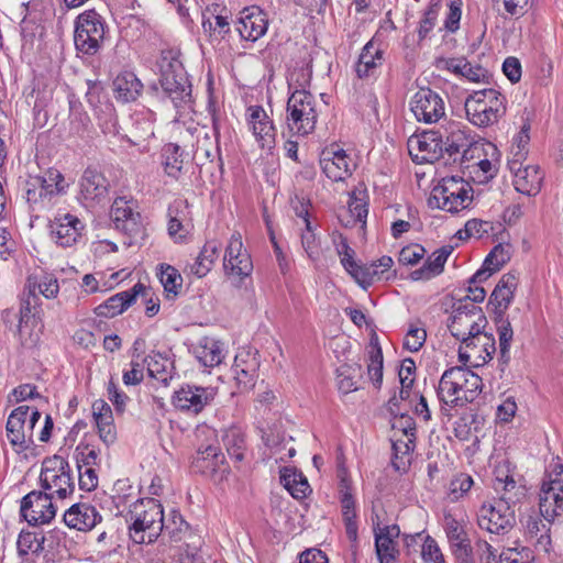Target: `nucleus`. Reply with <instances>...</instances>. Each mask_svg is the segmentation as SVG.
Listing matches in <instances>:
<instances>
[{
    "label": "nucleus",
    "instance_id": "obj_54",
    "mask_svg": "<svg viewBox=\"0 0 563 563\" xmlns=\"http://www.w3.org/2000/svg\"><path fill=\"white\" fill-rule=\"evenodd\" d=\"M188 529L189 525L177 510H170L168 518L166 520L164 519L163 531L168 534L173 541H180Z\"/></svg>",
    "mask_w": 563,
    "mask_h": 563
},
{
    "label": "nucleus",
    "instance_id": "obj_33",
    "mask_svg": "<svg viewBox=\"0 0 563 563\" xmlns=\"http://www.w3.org/2000/svg\"><path fill=\"white\" fill-rule=\"evenodd\" d=\"M415 422L411 418L406 419V426L404 427V433L407 437V441L397 440L393 442L394 457L391 464L398 472H406L410 465V452L413 450L415 439Z\"/></svg>",
    "mask_w": 563,
    "mask_h": 563
},
{
    "label": "nucleus",
    "instance_id": "obj_11",
    "mask_svg": "<svg viewBox=\"0 0 563 563\" xmlns=\"http://www.w3.org/2000/svg\"><path fill=\"white\" fill-rule=\"evenodd\" d=\"M110 183L97 168L87 167L78 180L77 201L87 210L103 207L109 198Z\"/></svg>",
    "mask_w": 563,
    "mask_h": 563
},
{
    "label": "nucleus",
    "instance_id": "obj_48",
    "mask_svg": "<svg viewBox=\"0 0 563 563\" xmlns=\"http://www.w3.org/2000/svg\"><path fill=\"white\" fill-rule=\"evenodd\" d=\"M159 280L168 298H174L179 294L183 286V277L175 267L162 264Z\"/></svg>",
    "mask_w": 563,
    "mask_h": 563
},
{
    "label": "nucleus",
    "instance_id": "obj_14",
    "mask_svg": "<svg viewBox=\"0 0 563 563\" xmlns=\"http://www.w3.org/2000/svg\"><path fill=\"white\" fill-rule=\"evenodd\" d=\"M496 342L492 333L479 330L468 336L459 349V360L464 365L471 362L474 367L481 366L493 358Z\"/></svg>",
    "mask_w": 563,
    "mask_h": 563
},
{
    "label": "nucleus",
    "instance_id": "obj_25",
    "mask_svg": "<svg viewBox=\"0 0 563 563\" xmlns=\"http://www.w3.org/2000/svg\"><path fill=\"white\" fill-rule=\"evenodd\" d=\"M267 27V15L260 7H246L240 12L236 30L243 40L255 42L265 35Z\"/></svg>",
    "mask_w": 563,
    "mask_h": 563
},
{
    "label": "nucleus",
    "instance_id": "obj_21",
    "mask_svg": "<svg viewBox=\"0 0 563 563\" xmlns=\"http://www.w3.org/2000/svg\"><path fill=\"white\" fill-rule=\"evenodd\" d=\"M49 229L56 244L62 247H71L81 239L85 224L77 216L63 213L54 218Z\"/></svg>",
    "mask_w": 563,
    "mask_h": 563
},
{
    "label": "nucleus",
    "instance_id": "obj_45",
    "mask_svg": "<svg viewBox=\"0 0 563 563\" xmlns=\"http://www.w3.org/2000/svg\"><path fill=\"white\" fill-rule=\"evenodd\" d=\"M165 173L173 178H178L183 170L184 152L175 143H168L163 148Z\"/></svg>",
    "mask_w": 563,
    "mask_h": 563
},
{
    "label": "nucleus",
    "instance_id": "obj_62",
    "mask_svg": "<svg viewBox=\"0 0 563 563\" xmlns=\"http://www.w3.org/2000/svg\"><path fill=\"white\" fill-rule=\"evenodd\" d=\"M416 371V364L413 360L411 358H405L401 363L400 371H399V379L401 383V390H400V397L404 399L408 397L409 389L411 388L413 384V378L411 375Z\"/></svg>",
    "mask_w": 563,
    "mask_h": 563
},
{
    "label": "nucleus",
    "instance_id": "obj_61",
    "mask_svg": "<svg viewBox=\"0 0 563 563\" xmlns=\"http://www.w3.org/2000/svg\"><path fill=\"white\" fill-rule=\"evenodd\" d=\"M427 339V332L423 328L410 324L405 336L404 346L410 352H418Z\"/></svg>",
    "mask_w": 563,
    "mask_h": 563
},
{
    "label": "nucleus",
    "instance_id": "obj_55",
    "mask_svg": "<svg viewBox=\"0 0 563 563\" xmlns=\"http://www.w3.org/2000/svg\"><path fill=\"white\" fill-rule=\"evenodd\" d=\"M367 375L375 388H380L383 383V352L377 345L368 352Z\"/></svg>",
    "mask_w": 563,
    "mask_h": 563
},
{
    "label": "nucleus",
    "instance_id": "obj_43",
    "mask_svg": "<svg viewBox=\"0 0 563 563\" xmlns=\"http://www.w3.org/2000/svg\"><path fill=\"white\" fill-rule=\"evenodd\" d=\"M219 256V245L216 242H207L201 249L195 262L189 265V272L198 278L205 277L212 268Z\"/></svg>",
    "mask_w": 563,
    "mask_h": 563
},
{
    "label": "nucleus",
    "instance_id": "obj_23",
    "mask_svg": "<svg viewBox=\"0 0 563 563\" xmlns=\"http://www.w3.org/2000/svg\"><path fill=\"white\" fill-rule=\"evenodd\" d=\"M260 360L256 352L241 349L234 358L232 371L241 393L251 390L256 382Z\"/></svg>",
    "mask_w": 563,
    "mask_h": 563
},
{
    "label": "nucleus",
    "instance_id": "obj_37",
    "mask_svg": "<svg viewBox=\"0 0 563 563\" xmlns=\"http://www.w3.org/2000/svg\"><path fill=\"white\" fill-rule=\"evenodd\" d=\"M397 526H387L375 531V548L379 563H394L396 560V542L394 538L398 537Z\"/></svg>",
    "mask_w": 563,
    "mask_h": 563
},
{
    "label": "nucleus",
    "instance_id": "obj_32",
    "mask_svg": "<svg viewBox=\"0 0 563 563\" xmlns=\"http://www.w3.org/2000/svg\"><path fill=\"white\" fill-rule=\"evenodd\" d=\"M25 291L27 292L25 302L27 306H31V299L36 303L38 294L47 299L56 298L59 292V284L53 274L43 273L41 275H33L26 279Z\"/></svg>",
    "mask_w": 563,
    "mask_h": 563
},
{
    "label": "nucleus",
    "instance_id": "obj_44",
    "mask_svg": "<svg viewBox=\"0 0 563 563\" xmlns=\"http://www.w3.org/2000/svg\"><path fill=\"white\" fill-rule=\"evenodd\" d=\"M494 489L499 494L498 500L514 508V506L526 496L523 485L518 484L514 477L507 482H494Z\"/></svg>",
    "mask_w": 563,
    "mask_h": 563
},
{
    "label": "nucleus",
    "instance_id": "obj_2",
    "mask_svg": "<svg viewBox=\"0 0 563 563\" xmlns=\"http://www.w3.org/2000/svg\"><path fill=\"white\" fill-rule=\"evenodd\" d=\"M126 521L134 542H154L164 529L163 507L154 498L139 499L131 505Z\"/></svg>",
    "mask_w": 563,
    "mask_h": 563
},
{
    "label": "nucleus",
    "instance_id": "obj_46",
    "mask_svg": "<svg viewBox=\"0 0 563 563\" xmlns=\"http://www.w3.org/2000/svg\"><path fill=\"white\" fill-rule=\"evenodd\" d=\"M44 540L42 532L22 530L16 541L19 556L25 558L30 553H40L43 551Z\"/></svg>",
    "mask_w": 563,
    "mask_h": 563
},
{
    "label": "nucleus",
    "instance_id": "obj_35",
    "mask_svg": "<svg viewBox=\"0 0 563 563\" xmlns=\"http://www.w3.org/2000/svg\"><path fill=\"white\" fill-rule=\"evenodd\" d=\"M452 246H442L434 251L426 261L422 267L411 272L412 280H429L443 272L444 264L451 255Z\"/></svg>",
    "mask_w": 563,
    "mask_h": 563
},
{
    "label": "nucleus",
    "instance_id": "obj_56",
    "mask_svg": "<svg viewBox=\"0 0 563 563\" xmlns=\"http://www.w3.org/2000/svg\"><path fill=\"white\" fill-rule=\"evenodd\" d=\"M497 332L499 336V362L501 365H508L510 362V343L514 336L510 322H501Z\"/></svg>",
    "mask_w": 563,
    "mask_h": 563
},
{
    "label": "nucleus",
    "instance_id": "obj_13",
    "mask_svg": "<svg viewBox=\"0 0 563 563\" xmlns=\"http://www.w3.org/2000/svg\"><path fill=\"white\" fill-rule=\"evenodd\" d=\"M516 523L515 509L500 500L484 503L477 511V525L490 533L505 534Z\"/></svg>",
    "mask_w": 563,
    "mask_h": 563
},
{
    "label": "nucleus",
    "instance_id": "obj_36",
    "mask_svg": "<svg viewBox=\"0 0 563 563\" xmlns=\"http://www.w3.org/2000/svg\"><path fill=\"white\" fill-rule=\"evenodd\" d=\"M543 173L537 165H527L519 168L515 174L514 185L517 191L536 196L542 186Z\"/></svg>",
    "mask_w": 563,
    "mask_h": 563
},
{
    "label": "nucleus",
    "instance_id": "obj_49",
    "mask_svg": "<svg viewBox=\"0 0 563 563\" xmlns=\"http://www.w3.org/2000/svg\"><path fill=\"white\" fill-rule=\"evenodd\" d=\"M462 383H463V398L464 406H466L468 402H472L475 400V398L479 395L483 387L482 378L468 369L467 367L462 366Z\"/></svg>",
    "mask_w": 563,
    "mask_h": 563
},
{
    "label": "nucleus",
    "instance_id": "obj_53",
    "mask_svg": "<svg viewBox=\"0 0 563 563\" xmlns=\"http://www.w3.org/2000/svg\"><path fill=\"white\" fill-rule=\"evenodd\" d=\"M223 443L229 455L238 462L244 459L245 439L239 429H230L223 435Z\"/></svg>",
    "mask_w": 563,
    "mask_h": 563
},
{
    "label": "nucleus",
    "instance_id": "obj_47",
    "mask_svg": "<svg viewBox=\"0 0 563 563\" xmlns=\"http://www.w3.org/2000/svg\"><path fill=\"white\" fill-rule=\"evenodd\" d=\"M187 208L186 201H176L169 207V222H168V234L176 242L181 241L188 233V230L184 225V209Z\"/></svg>",
    "mask_w": 563,
    "mask_h": 563
},
{
    "label": "nucleus",
    "instance_id": "obj_9",
    "mask_svg": "<svg viewBox=\"0 0 563 563\" xmlns=\"http://www.w3.org/2000/svg\"><path fill=\"white\" fill-rule=\"evenodd\" d=\"M40 483L43 490L54 498L65 499L75 490L69 463L59 455L43 461Z\"/></svg>",
    "mask_w": 563,
    "mask_h": 563
},
{
    "label": "nucleus",
    "instance_id": "obj_51",
    "mask_svg": "<svg viewBox=\"0 0 563 563\" xmlns=\"http://www.w3.org/2000/svg\"><path fill=\"white\" fill-rule=\"evenodd\" d=\"M144 362L151 377L165 382L172 367V362L166 354L152 353Z\"/></svg>",
    "mask_w": 563,
    "mask_h": 563
},
{
    "label": "nucleus",
    "instance_id": "obj_31",
    "mask_svg": "<svg viewBox=\"0 0 563 563\" xmlns=\"http://www.w3.org/2000/svg\"><path fill=\"white\" fill-rule=\"evenodd\" d=\"M140 292L146 294V286L136 283L131 289L111 296L96 307L95 312L99 317L113 318L126 310L136 300Z\"/></svg>",
    "mask_w": 563,
    "mask_h": 563
},
{
    "label": "nucleus",
    "instance_id": "obj_41",
    "mask_svg": "<svg viewBox=\"0 0 563 563\" xmlns=\"http://www.w3.org/2000/svg\"><path fill=\"white\" fill-rule=\"evenodd\" d=\"M550 528L538 516H529L526 523V536L534 543L539 552L551 550Z\"/></svg>",
    "mask_w": 563,
    "mask_h": 563
},
{
    "label": "nucleus",
    "instance_id": "obj_52",
    "mask_svg": "<svg viewBox=\"0 0 563 563\" xmlns=\"http://www.w3.org/2000/svg\"><path fill=\"white\" fill-rule=\"evenodd\" d=\"M280 479L285 488L296 499L305 498L310 490V485L302 474H297L295 472L290 474L284 473L282 474Z\"/></svg>",
    "mask_w": 563,
    "mask_h": 563
},
{
    "label": "nucleus",
    "instance_id": "obj_12",
    "mask_svg": "<svg viewBox=\"0 0 563 563\" xmlns=\"http://www.w3.org/2000/svg\"><path fill=\"white\" fill-rule=\"evenodd\" d=\"M486 324L487 319L482 308L466 301L455 306L448 328L451 334L463 343L468 336L484 330Z\"/></svg>",
    "mask_w": 563,
    "mask_h": 563
},
{
    "label": "nucleus",
    "instance_id": "obj_28",
    "mask_svg": "<svg viewBox=\"0 0 563 563\" xmlns=\"http://www.w3.org/2000/svg\"><path fill=\"white\" fill-rule=\"evenodd\" d=\"M247 121L256 141L263 148H272L275 144L276 129L273 120L261 106L247 108Z\"/></svg>",
    "mask_w": 563,
    "mask_h": 563
},
{
    "label": "nucleus",
    "instance_id": "obj_15",
    "mask_svg": "<svg viewBox=\"0 0 563 563\" xmlns=\"http://www.w3.org/2000/svg\"><path fill=\"white\" fill-rule=\"evenodd\" d=\"M110 217L117 230L123 232L130 239L128 245L133 244L139 238H143L144 229L141 214L133 209V201L126 200L124 197L114 199Z\"/></svg>",
    "mask_w": 563,
    "mask_h": 563
},
{
    "label": "nucleus",
    "instance_id": "obj_24",
    "mask_svg": "<svg viewBox=\"0 0 563 563\" xmlns=\"http://www.w3.org/2000/svg\"><path fill=\"white\" fill-rule=\"evenodd\" d=\"M408 147L413 159L420 162H433L443 155V140L434 131L410 137Z\"/></svg>",
    "mask_w": 563,
    "mask_h": 563
},
{
    "label": "nucleus",
    "instance_id": "obj_18",
    "mask_svg": "<svg viewBox=\"0 0 563 563\" xmlns=\"http://www.w3.org/2000/svg\"><path fill=\"white\" fill-rule=\"evenodd\" d=\"M410 109L415 118L424 123H435L445 114L442 97L430 88H420L411 98Z\"/></svg>",
    "mask_w": 563,
    "mask_h": 563
},
{
    "label": "nucleus",
    "instance_id": "obj_1",
    "mask_svg": "<svg viewBox=\"0 0 563 563\" xmlns=\"http://www.w3.org/2000/svg\"><path fill=\"white\" fill-rule=\"evenodd\" d=\"M303 81L298 79L288 81V89L291 91L286 107V125L290 133L306 136L316 129L319 112L314 96L306 89V74L302 70Z\"/></svg>",
    "mask_w": 563,
    "mask_h": 563
},
{
    "label": "nucleus",
    "instance_id": "obj_16",
    "mask_svg": "<svg viewBox=\"0 0 563 563\" xmlns=\"http://www.w3.org/2000/svg\"><path fill=\"white\" fill-rule=\"evenodd\" d=\"M217 396V388L197 385H184L172 397L173 406L188 413L198 415L210 406Z\"/></svg>",
    "mask_w": 563,
    "mask_h": 563
},
{
    "label": "nucleus",
    "instance_id": "obj_19",
    "mask_svg": "<svg viewBox=\"0 0 563 563\" xmlns=\"http://www.w3.org/2000/svg\"><path fill=\"white\" fill-rule=\"evenodd\" d=\"M53 498L44 490L29 493L21 501L22 517L33 526L48 523L56 515Z\"/></svg>",
    "mask_w": 563,
    "mask_h": 563
},
{
    "label": "nucleus",
    "instance_id": "obj_20",
    "mask_svg": "<svg viewBox=\"0 0 563 563\" xmlns=\"http://www.w3.org/2000/svg\"><path fill=\"white\" fill-rule=\"evenodd\" d=\"M223 267L228 275L236 276L240 279L249 277L253 271V263L250 254L243 249L242 236L239 232L231 235L225 250Z\"/></svg>",
    "mask_w": 563,
    "mask_h": 563
},
{
    "label": "nucleus",
    "instance_id": "obj_6",
    "mask_svg": "<svg viewBox=\"0 0 563 563\" xmlns=\"http://www.w3.org/2000/svg\"><path fill=\"white\" fill-rule=\"evenodd\" d=\"M465 112L474 125L488 126L505 114V97L493 88L474 91L465 100Z\"/></svg>",
    "mask_w": 563,
    "mask_h": 563
},
{
    "label": "nucleus",
    "instance_id": "obj_38",
    "mask_svg": "<svg viewBox=\"0 0 563 563\" xmlns=\"http://www.w3.org/2000/svg\"><path fill=\"white\" fill-rule=\"evenodd\" d=\"M446 132L448 135L446 140L443 142V152H445L449 157L462 153V162H464L470 152L478 150L476 146H471V140L465 132L460 129L459 124L452 122L446 129Z\"/></svg>",
    "mask_w": 563,
    "mask_h": 563
},
{
    "label": "nucleus",
    "instance_id": "obj_4",
    "mask_svg": "<svg viewBox=\"0 0 563 563\" xmlns=\"http://www.w3.org/2000/svg\"><path fill=\"white\" fill-rule=\"evenodd\" d=\"M474 190L470 183L462 177L450 176L442 178L433 187L428 200L431 208H438L450 213L468 209L474 199Z\"/></svg>",
    "mask_w": 563,
    "mask_h": 563
},
{
    "label": "nucleus",
    "instance_id": "obj_40",
    "mask_svg": "<svg viewBox=\"0 0 563 563\" xmlns=\"http://www.w3.org/2000/svg\"><path fill=\"white\" fill-rule=\"evenodd\" d=\"M384 52L379 46L369 41L362 48L358 60L356 63L355 71L358 78H367L375 74L378 66L383 64Z\"/></svg>",
    "mask_w": 563,
    "mask_h": 563
},
{
    "label": "nucleus",
    "instance_id": "obj_63",
    "mask_svg": "<svg viewBox=\"0 0 563 563\" xmlns=\"http://www.w3.org/2000/svg\"><path fill=\"white\" fill-rule=\"evenodd\" d=\"M510 260L509 246L503 244L496 245L485 258V264L492 265V269L497 272Z\"/></svg>",
    "mask_w": 563,
    "mask_h": 563
},
{
    "label": "nucleus",
    "instance_id": "obj_7",
    "mask_svg": "<svg viewBox=\"0 0 563 563\" xmlns=\"http://www.w3.org/2000/svg\"><path fill=\"white\" fill-rule=\"evenodd\" d=\"M107 25L95 9L85 10L75 20L74 43L78 53L93 56L104 42Z\"/></svg>",
    "mask_w": 563,
    "mask_h": 563
},
{
    "label": "nucleus",
    "instance_id": "obj_60",
    "mask_svg": "<svg viewBox=\"0 0 563 563\" xmlns=\"http://www.w3.org/2000/svg\"><path fill=\"white\" fill-rule=\"evenodd\" d=\"M421 558L424 563H442L445 561L437 541L430 536L424 538L421 549Z\"/></svg>",
    "mask_w": 563,
    "mask_h": 563
},
{
    "label": "nucleus",
    "instance_id": "obj_30",
    "mask_svg": "<svg viewBox=\"0 0 563 563\" xmlns=\"http://www.w3.org/2000/svg\"><path fill=\"white\" fill-rule=\"evenodd\" d=\"M320 166L325 176L332 181H342L352 174L350 158L343 150L334 146L321 152Z\"/></svg>",
    "mask_w": 563,
    "mask_h": 563
},
{
    "label": "nucleus",
    "instance_id": "obj_3",
    "mask_svg": "<svg viewBox=\"0 0 563 563\" xmlns=\"http://www.w3.org/2000/svg\"><path fill=\"white\" fill-rule=\"evenodd\" d=\"M179 57L178 49H164L158 64L163 91L176 107L191 100V85Z\"/></svg>",
    "mask_w": 563,
    "mask_h": 563
},
{
    "label": "nucleus",
    "instance_id": "obj_64",
    "mask_svg": "<svg viewBox=\"0 0 563 563\" xmlns=\"http://www.w3.org/2000/svg\"><path fill=\"white\" fill-rule=\"evenodd\" d=\"M345 271L363 287L371 285L375 277H378V271L373 268L372 265L369 267H364L355 263L354 267H349Z\"/></svg>",
    "mask_w": 563,
    "mask_h": 563
},
{
    "label": "nucleus",
    "instance_id": "obj_39",
    "mask_svg": "<svg viewBox=\"0 0 563 563\" xmlns=\"http://www.w3.org/2000/svg\"><path fill=\"white\" fill-rule=\"evenodd\" d=\"M198 362L205 367H214L224 358L223 344L213 338L205 336L194 347Z\"/></svg>",
    "mask_w": 563,
    "mask_h": 563
},
{
    "label": "nucleus",
    "instance_id": "obj_42",
    "mask_svg": "<svg viewBox=\"0 0 563 563\" xmlns=\"http://www.w3.org/2000/svg\"><path fill=\"white\" fill-rule=\"evenodd\" d=\"M142 82L133 73H123L113 80L115 98L123 102L133 101L142 90Z\"/></svg>",
    "mask_w": 563,
    "mask_h": 563
},
{
    "label": "nucleus",
    "instance_id": "obj_26",
    "mask_svg": "<svg viewBox=\"0 0 563 563\" xmlns=\"http://www.w3.org/2000/svg\"><path fill=\"white\" fill-rule=\"evenodd\" d=\"M444 530L454 556L468 563L472 560L473 549L465 526L453 516L444 517Z\"/></svg>",
    "mask_w": 563,
    "mask_h": 563
},
{
    "label": "nucleus",
    "instance_id": "obj_5",
    "mask_svg": "<svg viewBox=\"0 0 563 563\" xmlns=\"http://www.w3.org/2000/svg\"><path fill=\"white\" fill-rule=\"evenodd\" d=\"M68 184L56 168H48L41 175L31 176L26 181V201L33 210H45L54 205L55 199L66 192Z\"/></svg>",
    "mask_w": 563,
    "mask_h": 563
},
{
    "label": "nucleus",
    "instance_id": "obj_59",
    "mask_svg": "<svg viewBox=\"0 0 563 563\" xmlns=\"http://www.w3.org/2000/svg\"><path fill=\"white\" fill-rule=\"evenodd\" d=\"M474 482L471 475L466 473L457 474L450 483V496L452 500L463 497L473 486Z\"/></svg>",
    "mask_w": 563,
    "mask_h": 563
},
{
    "label": "nucleus",
    "instance_id": "obj_17",
    "mask_svg": "<svg viewBox=\"0 0 563 563\" xmlns=\"http://www.w3.org/2000/svg\"><path fill=\"white\" fill-rule=\"evenodd\" d=\"M462 366H453L448 368L442 374L437 388V395L442 404V413L451 417V408L464 407L463 398V383L462 380Z\"/></svg>",
    "mask_w": 563,
    "mask_h": 563
},
{
    "label": "nucleus",
    "instance_id": "obj_8",
    "mask_svg": "<svg viewBox=\"0 0 563 563\" xmlns=\"http://www.w3.org/2000/svg\"><path fill=\"white\" fill-rule=\"evenodd\" d=\"M40 418L38 409L27 405L11 411L5 423V435L15 452H24L34 445L33 431Z\"/></svg>",
    "mask_w": 563,
    "mask_h": 563
},
{
    "label": "nucleus",
    "instance_id": "obj_57",
    "mask_svg": "<svg viewBox=\"0 0 563 563\" xmlns=\"http://www.w3.org/2000/svg\"><path fill=\"white\" fill-rule=\"evenodd\" d=\"M349 213L353 218V221H347L346 224H355L357 222L365 224L368 213L365 198L353 192L349 199Z\"/></svg>",
    "mask_w": 563,
    "mask_h": 563
},
{
    "label": "nucleus",
    "instance_id": "obj_50",
    "mask_svg": "<svg viewBox=\"0 0 563 563\" xmlns=\"http://www.w3.org/2000/svg\"><path fill=\"white\" fill-rule=\"evenodd\" d=\"M217 157L220 159V148L218 146L217 136L212 139L208 134H205V136L197 142L194 158L198 164H203L206 161L212 162Z\"/></svg>",
    "mask_w": 563,
    "mask_h": 563
},
{
    "label": "nucleus",
    "instance_id": "obj_22",
    "mask_svg": "<svg viewBox=\"0 0 563 563\" xmlns=\"http://www.w3.org/2000/svg\"><path fill=\"white\" fill-rule=\"evenodd\" d=\"M192 468L195 472L214 481L222 479L228 471L220 448L212 444L198 449L192 461Z\"/></svg>",
    "mask_w": 563,
    "mask_h": 563
},
{
    "label": "nucleus",
    "instance_id": "obj_34",
    "mask_svg": "<svg viewBox=\"0 0 563 563\" xmlns=\"http://www.w3.org/2000/svg\"><path fill=\"white\" fill-rule=\"evenodd\" d=\"M342 517L347 539L355 544L357 542V523L355 521V503L351 494L350 483L346 478L341 479L340 485Z\"/></svg>",
    "mask_w": 563,
    "mask_h": 563
},
{
    "label": "nucleus",
    "instance_id": "obj_10",
    "mask_svg": "<svg viewBox=\"0 0 563 563\" xmlns=\"http://www.w3.org/2000/svg\"><path fill=\"white\" fill-rule=\"evenodd\" d=\"M540 514L548 522L563 517V464L553 462L543 481L539 501Z\"/></svg>",
    "mask_w": 563,
    "mask_h": 563
},
{
    "label": "nucleus",
    "instance_id": "obj_58",
    "mask_svg": "<svg viewBox=\"0 0 563 563\" xmlns=\"http://www.w3.org/2000/svg\"><path fill=\"white\" fill-rule=\"evenodd\" d=\"M89 125L90 118L81 107L71 106L69 114V131L75 135L81 136L88 131Z\"/></svg>",
    "mask_w": 563,
    "mask_h": 563
},
{
    "label": "nucleus",
    "instance_id": "obj_27",
    "mask_svg": "<svg viewBox=\"0 0 563 563\" xmlns=\"http://www.w3.org/2000/svg\"><path fill=\"white\" fill-rule=\"evenodd\" d=\"M516 287V276L512 274H505L489 297V305L493 307L497 327L501 324V322H509V320L505 318V312L512 301Z\"/></svg>",
    "mask_w": 563,
    "mask_h": 563
},
{
    "label": "nucleus",
    "instance_id": "obj_29",
    "mask_svg": "<svg viewBox=\"0 0 563 563\" xmlns=\"http://www.w3.org/2000/svg\"><path fill=\"white\" fill-rule=\"evenodd\" d=\"M102 517L95 506L89 503H76L69 507L63 517L65 525L78 531H90L100 521Z\"/></svg>",
    "mask_w": 563,
    "mask_h": 563
}]
</instances>
